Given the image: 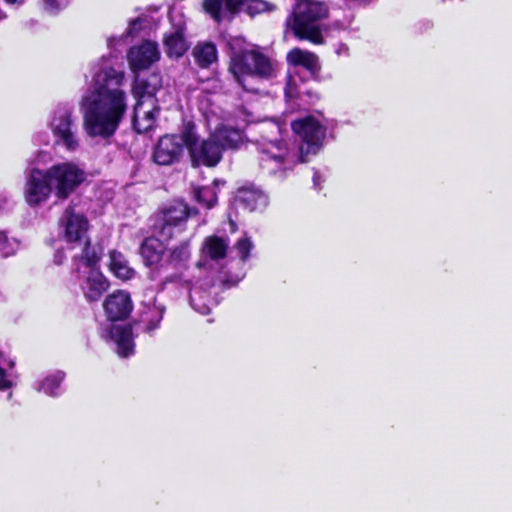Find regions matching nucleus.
Segmentation results:
<instances>
[{"label": "nucleus", "mask_w": 512, "mask_h": 512, "mask_svg": "<svg viewBox=\"0 0 512 512\" xmlns=\"http://www.w3.org/2000/svg\"><path fill=\"white\" fill-rule=\"evenodd\" d=\"M65 378V373L62 371H55L37 380L34 383V389L38 392H42L49 397L60 396L61 384Z\"/></svg>", "instance_id": "obj_28"}, {"label": "nucleus", "mask_w": 512, "mask_h": 512, "mask_svg": "<svg viewBox=\"0 0 512 512\" xmlns=\"http://www.w3.org/2000/svg\"><path fill=\"white\" fill-rule=\"evenodd\" d=\"M287 61L294 66H301L307 69L312 74L320 70L319 59L313 52L302 50L300 48H293L287 54Z\"/></svg>", "instance_id": "obj_25"}, {"label": "nucleus", "mask_w": 512, "mask_h": 512, "mask_svg": "<svg viewBox=\"0 0 512 512\" xmlns=\"http://www.w3.org/2000/svg\"><path fill=\"white\" fill-rule=\"evenodd\" d=\"M69 4V0H42V9L50 14L56 15Z\"/></svg>", "instance_id": "obj_37"}, {"label": "nucleus", "mask_w": 512, "mask_h": 512, "mask_svg": "<svg viewBox=\"0 0 512 512\" xmlns=\"http://www.w3.org/2000/svg\"><path fill=\"white\" fill-rule=\"evenodd\" d=\"M196 141L194 125L188 124L182 135H165L154 148L153 159L158 165H172L180 160L185 148Z\"/></svg>", "instance_id": "obj_10"}, {"label": "nucleus", "mask_w": 512, "mask_h": 512, "mask_svg": "<svg viewBox=\"0 0 512 512\" xmlns=\"http://www.w3.org/2000/svg\"><path fill=\"white\" fill-rule=\"evenodd\" d=\"M348 52V47L344 44L340 45V47L337 49V53L340 55L342 53H345L347 54Z\"/></svg>", "instance_id": "obj_40"}, {"label": "nucleus", "mask_w": 512, "mask_h": 512, "mask_svg": "<svg viewBox=\"0 0 512 512\" xmlns=\"http://www.w3.org/2000/svg\"><path fill=\"white\" fill-rule=\"evenodd\" d=\"M319 180H320V176L318 173H315L314 176H313V182H314V185L317 187L319 185Z\"/></svg>", "instance_id": "obj_43"}, {"label": "nucleus", "mask_w": 512, "mask_h": 512, "mask_svg": "<svg viewBox=\"0 0 512 512\" xmlns=\"http://www.w3.org/2000/svg\"><path fill=\"white\" fill-rule=\"evenodd\" d=\"M107 317L111 321L122 320L129 316L133 309L130 295L125 291H116L109 295L103 304Z\"/></svg>", "instance_id": "obj_20"}, {"label": "nucleus", "mask_w": 512, "mask_h": 512, "mask_svg": "<svg viewBox=\"0 0 512 512\" xmlns=\"http://www.w3.org/2000/svg\"><path fill=\"white\" fill-rule=\"evenodd\" d=\"M229 242L227 239L212 235L207 237L202 246V252L206 259L219 261L227 255Z\"/></svg>", "instance_id": "obj_27"}, {"label": "nucleus", "mask_w": 512, "mask_h": 512, "mask_svg": "<svg viewBox=\"0 0 512 512\" xmlns=\"http://www.w3.org/2000/svg\"><path fill=\"white\" fill-rule=\"evenodd\" d=\"M47 126L54 137L55 144L70 153H75L81 149L82 139L79 134L74 107L71 104H58L50 112L47 118Z\"/></svg>", "instance_id": "obj_5"}, {"label": "nucleus", "mask_w": 512, "mask_h": 512, "mask_svg": "<svg viewBox=\"0 0 512 512\" xmlns=\"http://www.w3.org/2000/svg\"><path fill=\"white\" fill-rule=\"evenodd\" d=\"M20 247L21 242L17 238L10 237L6 231L0 230V256L2 258L15 256Z\"/></svg>", "instance_id": "obj_33"}, {"label": "nucleus", "mask_w": 512, "mask_h": 512, "mask_svg": "<svg viewBox=\"0 0 512 512\" xmlns=\"http://www.w3.org/2000/svg\"><path fill=\"white\" fill-rule=\"evenodd\" d=\"M286 94L289 97H293L295 95L294 91L292 90V86H291L290 82L287 84Z\"/></svg>", "instance_id": "obj_41"}, {"label": "nucleus", "mask_w": 512, "mask_h": 512, "mask_svg": "<svg viewBox=\"0 0 512 512\" xmlns=\"http://www.w3.org/2000/svg\"><path fill=\"white\" fill-rule=\"evenodd\" d=\"M127 58L132 71L147 69L160 59L158 44L149 40L144 41L142 44L132 47Z\"/></svg>", "instance_id": "obj_15"}, {"label": "nucleus", "mask_w": 512, "mask_h": 512, "mask_svg": "<svg viewBox=\"0 0 512 512\" xmlns=\"http://www.w3.org/2000/svg\"><path fill=\"white\" fill-rule=\"evenodd\" d=\"M196 213L183 201H174L156 215L154 231L162 240L169 241L184 230L189 216Z\"/></svg>", "instance_id": "obj_9"}, {"label": "nucleus", "mask_w": 512, "mask_h": 512, "mask_svg": "<svg viewBox=\"0 0 512 512\" xmlns=\"http://www.w3.org/2000/svg\"><path fill=\"white\" fill-rule=\"evenodd\" d=\"M164 240L160 237H148L140 246V255L143 259L144 264L147 267H154L156 270H162L160 265L162 263L165 247L163 245Z\"/></svg>", "instance_id": "obj_22"}, {"label": "nucleus", "mask_w": 512, "mask_h": 512, "mask_svg": "<svg viewBox=\"0 0 512 512\" xmlns=\"http://www.w3.org/2000/svg\"><path fill=\"white\" fill-rule=\"evenodd\" d=\"M104 337L115 345V350L120 357L127 358L134 354L135 345L131 325L111 324Z\"/></svg>", "instance_id": "obj_16"}, {"label": "nucleus", "mask_w": 512, "mask_h": 512, "mask_svg": "<svg viewBox=\"0 0 512 512\" xmlns=\"http://www.w3.org/2000/svg\"><path fill=\"white\" fill-rule=\"evenodd\" d=\"M19 374L15 369V361L8 359L0 364V392L7 393V398L10 400L13 396V390L17 386Z\"/></svg>", "instance_id": "obj_26"}, {"label": "nucleus", "mask_w": 512, "mask_h": 512, "mask_svg": "<svg viewBox=\"0 0 512 512\" xmlns=\"http://www.w3.org/2000/svg\"><path fill=\"white\" fill-rule=\"evenodd\" d=\"M191 257L188 242H183L169 250V254L160 265L161 269H173L179 271V274H172L166 278V282H175L181 279L182 271L189 266Z\"/></svg>", "instance_id": "obj_17"}, {"label": "nucleus", "mask_w": 512, "mask_h": 512, "mask_svg": "<svg viewBox=\"0 0 512 512\" xmlns=\"http://www.w3.org/2000/svg\"><path fill=\"white\" fill-rule=\"evenodd\" d=\"M159 111L156 99L136 100L133 114V127L136 132H149L156 124Z\"/></svg>", "instance_id": "obj_13"}, {"label": "nucleus", "mask_w": 512, "mask_h": 512, "mask_svg": "<svg viewBox=\"0 0 512 512\" xmlns=\"http://www.w3.org/2000/svg\"><path fill=\"white\" fill-rule=\"evenodd\" d=\"M54 194L58 200H66L86 180L83 167L72 161L61 162L48 168Z\"/></svg>", "instance_id": "obj_7"}, {"label": "nucleus", "mask_w": 512, "mask_h": 512, "mask_svg": "<svg viewBox=\"0 0 512 512\" xmlns=\"http://www.w3.org/2000/svg\"><path fill=\"white\" fill-rule=\"evenodd\" d=\"M189 297L193 309L202 315L208 314L211 307L217 303V301L211 297V292L202 287H193L190 289Z\"/></svg>", "instance_id": "obj_30"}, {"label": "nucleus", "mask_w": 512, "mask_h": 512, "mask_svg": "<svg viewBox=\"0 0 512 512\" xmlns=\"http://www.w3.org/2000/svg\"><path fill=\"white\" fill-rule=\"evenodd\" d=\"M192 56L200 68L206 69L217 61V48L212 42H200L193 48Z\"/></svg>", "instance_id": "obj_29"}, {"label": "nucleus", "mask_w": 512, "mask_h": 512, "mask_svg": "<svg viewBox=\"0 0 512 512\" xmlns=\"http://www.w3.org/2000/svg\"><path fill=\"white\" fill-rule=\"evenodd\" d=\"M115 41H117V42L122 41V37H120V38H114V37L109 38V39H108V45H109L110 47H112V45H113V43H114Z\"/></svg>", "instance_id": "obj_42"}, {"label": "nucleus", "mask_w": 512, "mask_h": 512, "mask_svg": "<svg viewBox=\"0 0 512 512\" xmlns=\"http://www.w3.org/2000/svg\"><path fill=\"white\" fill-rule=\"evenodd\" d=\"M259 165L264 173L278 180L285 179L297 163L295 154L282 140L265 137L258 142Z\"/></svg>", "instance_id": "obj_6"}, {"label": "nucleus", "mask_w": 512, "mask_h": 512, "mask_svg": "<svg viewBox=\"0 0 512 512\" xmlns=\"http://www.w3.org/2000/svg\"><path fill=\"white\" fill-rule=\"evenodd\" d=\"M243 0H204L203 8L217 22L233 14Z\"/></svg>", "instance_id": "obj_24"}, {"label": "nucleus", "mask_w": 512, "mask_h": 512, "mask_svg": "<svg viewBox=\"0 0 512 512\" xmlns=\"http://www.w3.org/2000/svg\"><path fill=\"white\" fill-rule=\"evenodd\" d=\"M327 15L328 8L324 3L313 0H297L294 10L286 22L298 39L322 44L320 21Z\"/></svg>", "instance_id": "obj_4"}, {"label": "nucleus", "mask_w": 512, "mask_h": 512, "mask_svg": "<svg viewBox=\"0 0 512 512\" xmlns=\"http://www.w3.org/2000/svg\"><path fill=\"white\" fill-rule=\"evenodd\" d=\"M123 86V71L105 65L95 73L79 101L82 129L88 138L110 143L127 111Z\"/></svg>", "instance_id": "obj_1"}, {"label": "nucleus", "mask_w": 512, "mask_h": 512, "mask_svg": "<svg viewBox=\"0 0 512 512\" xmlns=\"http://www.w3.org/2000/svg\"><path fill=\"white\" fill-rule=\"evenodd\" d=\"M78 265L80 270L76 269V266L73 265L76 272L81 273L82 268L85 276L80 282L81 291L88 302H97L100 300L102 295L107 291L109 287V282L104 277V275L96 268L97 263H93L89 265L84 261H78Z\"/></svg>", "instance_id": "obj_12"}, {"label": "nucleus", "mask_w": 512, "mask_h": 512, "mask_svg": "<svg viewBox=\"0 0 512 512\" xmlns=\"http://www.w3.org/2000/svg\"><path fill=\"white\" fill-rule=\"evenodd\" d=\"M89 228L87 217L73 206H67L58 221L59 236L69 245L71 251H75L71 257L78 271V261L92 265L100 259L98 251L90 244Z\"/></svg>", "instance_id": "obj_3"}, {"label": "nucleus", "mask_w": 512, "mask_h": 512, "mask_svg": "<svg viewBox=\"0 0 512 512\" xmlns=\"http://www.w3.org/2000/svg\"><path fill=\"white\" fill-rule=\"evenodd\" d=\"M293 131L298 134L302 140L299 147L301 162L306 161V156L316 154L323 146L326 135V128L321 122L313 117L307 116L292 122Z\"/></svg>", "instance_id": "obj_11"}, {"label": "nucleus", "mask_w": 512, "mask_h": 512, "mask_svg": "<svg viewBox=\"0 0 512 512\" xmlns=\"http://www.w3.org/2000/svg\"><path fill=\"white\" fill-rule=\"evenodd\" d=\"M66 259V255H65V252L63 250H57L54 254V257H53V262L56 264V265H61L63 264V262L65 261Z\"/></svg>", "instance_id": "obj_39"}, {"label": "nucleus", "mask_w": 512, "mask_h": 512, "mask_svg": "<svg viewBox=\"0 0 512 512\" xmlns=\"http://www.w3.org/2000/svg\"><path fill=\"white\" fill-rule=\"evenodd\" d=\"M197 141L196 136V141L188 146L193 164L211 167L217 165L222 158L221 145H218L211 136L199 145Z\"/></svg>", "instance_id": "obj_14"}, {"label": "nucleus", "mask_w": 512, "mask_h": 512, "mask_svg": "<svg viewBox=\"0 0 512 512\" xmlns=\"http://www.w3.org/2000/svg\"><path fill=\"white\" fill-rule=\"evenodd\" d=\"M195 200L206 208H212L217 202V195L213 187L197 188L194 192Z\"/></svg>", "instance_id": "obj_34"}, {"label": "nucleus", "mask_w": 512, "mask_h": 512, "mask_svg": "<svg viewBox=\"0 0 512 512\" xmlns=\"http://www.w3.org/2000/svg\"><path fill=\"white\" fill-rule=\"evenodd\" d=\"M214 184H215V185H218V184H219V181H218V180H215V181H214Z\"/></svg>", "instance_id": "obj_46"}, {"label": "nucleus", "mask_w": 512, "mask_h": 512, "mask_svg": "<svg viewBox=\"0 0 512 512\" xmlns=\"http://www.w3.org/2000/svg\"><path fill=\"white\" fill-rule=\"evenodd\" d=\"M54 187L49 170L40 169L29 164L24 171L23 197L31 208L38 207L48 201Z\"/></svg>", "instance_id": "obj_8"}, {"label": "nucleus", "mask_w": 512, "mask_h": 512, "mask_svg": "<svg viewBox=\"0 0 512 512\" xmlns=\"http://www.w3.org/2000/svg\"><path fill=\"white\" fill-rule=\"evenodd\" d=\"M141 27V20L140 19H134L129 23V27L127 29V36H133L135 31L138 30Z\"/></svg>", "instance_id": "obj_38"}, {"label": "nucleus", "mask_w": 512, "mask_h": 512, "mask_svg": "<svg viewBox=\"0 0 512 512\" xmlns=\"http://www.w3.org/2000/svg\"><path fill=\"white\" fill-rule=\"evenodd\" d=\"M241 5L244 6L247 14L252 17L274 9V5L264 0H243Z\"/></svg>", "instance_id": "obj_35"}, {"label": "nucleus", "mask_w": 512, "mask_h": 512, "mask_svg": "<svg viewBox=\"0 0 512 512\" xmlns=\"http://www.w3.org/2000/svg\"><path fill=\"white\" fill-rule=\"evenodd\" d=\"M269 203L268 196L254 186H245L237 190L235 204L247 211L263 210Z\"/></svg>", "instance_id": "obj_21"}, {"label": "nucleus", "mask_w": 512, "mask_h": 512, "mask_svg": "<svg viewBox=\"0 0 512 512\" xmlns=\"http://www.w3.org/2000/svg\"><path fill=\"white\" fill-rule=\"evenodd\" d=\"M5 17H6L5 14L2 13V11L0 10V21L3 20Z\"/></svg>", "instance_id": "obj_45"}, {"label": "nucleus", "mask_w": 512, "mask_h": 512, "mask_svg": "<svg viewBox=\"0 0 512 512\" xmlns=\"http://www.w3.org/2000/svg\"><path fill=\"white\" fill-rule=\"evenodd\" d=\"M161 86L162 80L158 74H151L146 79L136 77L132 86V95L136 100L155 99L154 96Z\"/></svg>", "instance_id": "obj_23"}, {"label": "nucleus", "mask_w": 512, "mask_h": 512, "mask_svg": "<svg viewBox=\"0 0 512 512\" xmlns=\"http://www.w3.org/2000/svg\"><path fill=\"white\" fill-rule=\"evenodd\" d=\"M254 244L247 234L240 237L233 246L234 251L242 262H246L250 257V252Z\"/></svg>", "instance_id": "obj_36"}, {"label": "nucleus", "mask_w": 512, "mask_h": 512, "mask_svg": "<svg viewBox=\"0 0 512 512\" xmlns=\"http://www.w3.org/2000/svg\"><path fill=\"white\" fill-rule=\"evenodd\" d=\"M111 272L118 278L122 280L131 279L135 271L130 267L128 260L125 256L117 251H112L110 253V264H109Z\"/></svg>", "instance_id": "obj_32"}, {"label": "nucleus", "mask_w": 512, "mask_h": 512, "mask_svg": "<svg viewBox=\"0 0 512 512\" xmlns=\"http://www.w3.org/2000/svg\"><path fill=\"white\" fill-rule=\"evenodd\" d=\"M240 42L239 38L229 42L233 50L229 71L244 90L257 93L259 92L258 82L272 81L277 78L280 65L258 47L237 50Z\"/></svg>", "instance_id": "obj_2"}, {"label": "nucleus", "mask_w": 512, "mask_h": 512, "mask_svg": "<svg viewBox=\"0 0 512 512\" xmlns=\"http://www.w3.org/2000/svg\"><path fill=\"white\" fill-rule=\"evenodd\" d=\"M211 137L221 145L222 151L227 148H236L242 141V135L238 129L224 125L216 128Z\"/></svg>", "instance_id": "obj_31"}, {"label": "nucleus", "mask_w": 512, "mask_h": 512, "mask_svg": "<svg viewBox=\"0 0 512 512\" xmlns=\"http://www.w3.org/2000/svg\"><path fill=\"white\" fill-rule=\"evenodd\" d=\"M166 312V306L156 297L143 302L139 322L143 331L151 334L160 327V323Z\"/></svg>", "instance_id": "obj_19"}, {"label": "nucleus", "mask_w": 512, "mask_h": 512, "mask_svg": "<svg viewBox=\"0 0 512 512\" xmlns=\"http://www.w3.org/2000/svg\"><path fill=\"white\" fill-rule=\"evenodd\" d=\"M6 1L11 4H21L23 2V0H6Z\"/></svg>", "instance_id": "obj_44"}, {"label": "nucleus", "mask_w": 512, "mask_h": 512, "mask_svg": "<svg viewBox=\"0 0 512 512\" xmlns=\"http://www.w3.org/2000/svg\"><path fill=\"white\" fill-rule=\"evenodd\" d=\"M163 45L165 53L169 58H181L189 48L185 37V26L182 21L173 25L170 31L164 34Z\"/></svg>", "instance_id": "obj_18"}]
</instances>
